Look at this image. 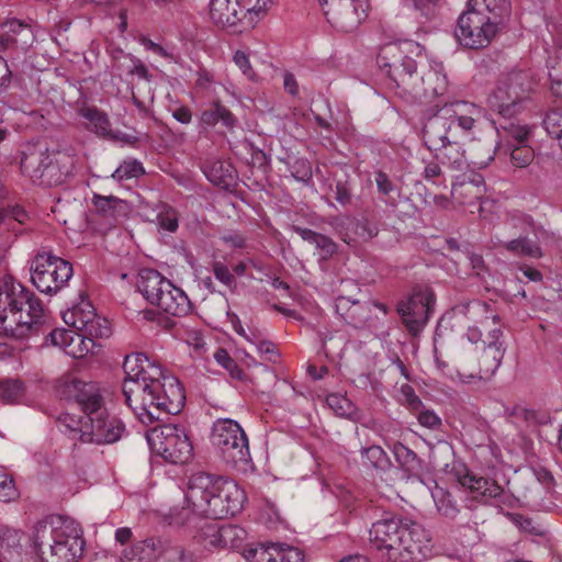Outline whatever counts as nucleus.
Masks as SVG:
<instances>
[{
    "label": "nucleus",
    "mask_w": 562,
    "mask_h": 562,
    "mask_svg": "<svg viewBox=\"0 0 562 562\" xmlns=\"http://www.w3.org/2000/svg\"><path fill=\"white\" fill-rule=\"evenodd\" d=\"M211 441L231 465H245L250 459L248 438L236 420L223 418L214 422Z\"/></svg>",
    "instance_id": "9d476101"
},
{
    "label": "nucleus",
    "mask_w": 562,
    "mask_h": 562,
    "mask_svg": "<svg viewBox=\"0 0 562 562\" xmlns=\"http://www.w3.org/2000/svg\"><path fill=\"white\" fill-rule=\"evenodd\" d=\"M375 184L381 200L391 206H396L400 189L392 182L389 176L383 171H376L374 176Z\"/></svg>",
    "instance_id": "a18cd8bd"
},
{
    "label": "nucleus",
    "mask_w": 562,
    "mask_h": 562,
    "mask_svg": "<svg viewBox=\"0 0 562 562\" xmlns=\"http://www.w3.org/2000/svg\"><path fill=\"white\" fill-rule=\"evenodd\" d=\"M543 126L552 138L558 139L562 149V109L549 111L543 120Z\"/></svg>",
    "instance_id": "bf43d9fd"
},
{
    "label": "nucleus",
    "mask_w": 562,
    "mask_h": 562,
    "mask_svg": "<svg viewBox=\"0 0 562 562\" xmlns=\"http://www.w3.org/2000/svg\"><path fill=\"white\" fill-rule=\"evenodd\" d=\"M72 165L68 155L50 151L42 142L27 143L20 153L22 173L38 186L54 187L64 183L71 173Z\"/></svg>",
    "instance_id": "39448f33"
},
{
    "label": "nucleus",
    "mask_w": 562,
    "mask_h": 562,
    "mask_svg": "<svg viewBox=\"0 0 562 562\" xmlns=\"http://www.w3.org/2000/svg\"><path fill=\"white\" fill-rule=\"evenodd\" d=\"M220 524L205 522L201 527L200 540L205 549H224L222 537H220Z\"/></svg>",
    "instance_id": "6e6d98bb"
},
{
    "label": "nucleus",
    "mask_w": 562,
    "mask_h": 562,
    "mask_svg": "<svg viewBox=\"0 0 562 562\" xmlns=\"http://www.w3.org/2000/svg\"><path fill=\"white\" fill-rule=\"evenodd\" d=\"M30 271L34 286L48 295L63 290L74 274L72 265L50 250L38 251L31 260Z\"/></svg>",
    "instance_id": "6e6552de"
},
{
    "label": "nucleus",
    "mask_w": 562,
    "mask_h": 562,
    "mask_svg": "<svg viewBox=\"0 0 562 562\" xmlns=\"http://www.w3.org/2000/svg\"><path fill=\"white\" fill-rule=\"evenodd\" d=\"M498 31V26L485 18L480 11L468 5L458 19L456 37L461 45L479 49L486 47Z\"/></svg>",
    "instance_id": "ddd939ff"
},
{
    "label": "nucleus",
    "mask_w": 562,
    "mask_h": 562,
    "mask_svg": "<svg viewBox=\"0 0 562 562\" xmlns=\"http://www.w3.org/2000/svg\"><path fill=\"white\" fill-rule=\"evenodd\" d=\"M245 499V492L236 482L204 472L190 477L186 493V501L194 513L214 520L239 513Z\"/></svg>",
    "instance_id": "f03ea898"
},
{
    "label": "nucleus",
    "mask_w": 562,
    "mask_h": 562,
    "mask_svg": "<svg viewBox=\"0 0 562 562\" xmlns=\"http://www.w3.org/2000/svg\"><path fill=\"white\" fill-rule=\"evenodd\" d=\"M510 154V162L517 168H525L531 164L535 157L532 148L527 143L504 147Z\"/></svg>",
    "instance_id": "3c124183"
},
{
    "label": "nucleus",
    "mask_w": 562,
    "mask_h": 562,
    "mask_svg": "<svg viewBox=\"0 0 562 562\" xmlns=\"http://www.w3.org/2000/svg\"><path fill=\"white\" fill-rule=\"evenodd\" d=\"M215 361L223 367L231 375L232 379L244 381L246 374L236 361L229 356L225 349H217L214 353Z\"/></svg>",
    "instance_id": "4d7b16f0"
},
{
    "label": "nucleus",
    "mask_w": 562,
    "mask_h": 562,
    "mask_svg": "<svg viewBox=\"0 0 562 562\" xmlns=\"http://www.w3.org/2000/svg\"><path fill=\"white\" fill-rule=\"evenodd\" d=\"M5 217L9 221L7 224V231H11L14 234L20 233L19 226L24 224L27 220V213L19 205H14L8 209H4Z\"/></svg>",
    "instance_id": "680f3d73"
},
{
    "label": "nucleus",
    "mask_w": 562,
    "mask_h": 562,
    "mask_svg": "<svg viewBox=\"0 0 562 562\" xmlns=\"http://www.w3.org/2000/svg\"><path fill=\"white\" fill-rule=\"evenodd\" d=\"M272 0H211L210 18L220 27L236 26L247 16L252 22V15L267 11Z\"/></svg>",
    "instance_id": "4468645a"
},
{
    "label": "nucleus",
    "mask_w": 562,
    "mask_h": 562,
    "mask_svg": "<svg viewBox=\"0 0 562 562\" xmlns=\"http://www.w3.org/2000/svg\"><path fill=\"white\" fill-rule=\"evenodd\" d=\"M145 175L143 164L136 159L124 160L112 173V178L116 181H124L132 178H139Z\"/></svg>",
    "instance_id": "864d4df0"
},
{
    "label": "nucleus",
    "mask_w": 562,
    "mask_h": 562,
    "mask_svg": "<svg viewBox=\"0 0 562 562\" xmlns=\"http://www.w3.org/2000/svg\"><path fill=\"white\" fill-rule=\"evenodd\" d=\"M212 271H213L215 278L221 283L226 285L228 289L233 290L236 288V285H237L236 279L225 263H223L221 261H214L212 263Z\"/></svg>",
    "instance_id": "69168bd1"
},
{
    "label": "nucleus",
    "mask_w": 562,
    "mask_h": 562,
    "mask_svg": "<svg viewBox=\"0 0 562 562\" xmlns=\"http://www.w3.org/2000/svg\"><path fill=\"white\" fill-rule=\"evenodd\" d=\"M1 29L10 34L13 40L15 49L25 50L34 43V34L29 24H24L19 20L7 21Z\"/></svg>",
    "instance_id": "ea45409f"
},
{
    "label": "nucleus",
    "mask_w": 562,
    "mask_h": 562,
    "mask_svg": "<svg viewBox=\"0 0 562 562\" xmlns=\"http://www.w3.org/2000/svg\"><path fill=\"white\" fill-rule=\"evenodd\" d=\"M55 389L60 398L78 404L86 416L105 404L99 384L82 380L75 373L61 375Z\"/></svg>",
    "instance_id": "f8f14e48"
},
{
    "label": "nucleus",
    "mask_w": 562,
    "mask_h": 562,
    "mask_svg": "<svg viewBox=\"0 0 562 562\" xmlns=\"http://www.w3.org/2000/svg\"><path fill=\"white\" fill-rule=\"evenodd\" d=\"M501 247L517 257L539 259L543 256L539 244L527 236H519L508 241H501Z\"/></svg>",
    "instance_id": "79ce46f5"
},
{
    "label": "nucleus",
    "mask_w": 562,
    "mask_h": 562,
    "mask_svg": "<svg viewBox=\"0 0 562 562\" xmlns=\"http://www.w3.org/2000/svg\"><path fill=\"white\" fill-rule=\"evenodd\" d=\"M335 200L341 205L347 206L352 202V186L348 179L337 180L334 189Z\"/></svg>",
    "instance_id": "338daca9"
},
{
    "label": "nucleus",
    "mask_w": 562,
    "mask_h": 562,
    "mask_svg": "<svg viewBox=\"0 0 562 562\" xmlns=\"http://www.w3.org/2000/svg\"><path fill=\"white\" fill-rule=\"evenodd\" d=\"M445 110H448V115L453 120L457 135H459V130L464 133L472 131L475 123L474 115L479 114L476 105L464 101H457L449 105L446 104Z\"/></svg>",
    "instance_id": "7c9ffc66"
},
{
    "label": "nucleus",
    "mask_w": 562,
    "mask_h": 562,
    "mask_svg": "<svg viewBox=\"0 0 562 562\" xmlns=\"http://www.w3.org/2000/svg\"><path fill=\"white\" fill-rule=\"evenodd\" d=\"M372 306L382 311L383 314H387V307L383 303L370 301L360 302L357 300L345 322L355 328L367 327L372 318Z\"/></svg>",
    "instance_id": "c9c22d12"
},
{
    "label": "nucleus",
    "mask_w": 562,
    "mask_h": 562,
    "mask_svg": "<svg viewBox=\"0 0 562 562\" xmlns=\"http://www.w3.org/2000/svg\"><path fill=\"white\" fill-rule=\"evenodd\" d=\"M290 170L293 178L302 182H308L313 177L310 161L303 158L295 159L291 164Z\"/></svg>",
    "instance_id": "e2e57ef3"
},
{
    "label": "nucleus",
    "mask_w": 562,
    "mask_h": 562,
    "mask_svg": "<svg viewBox=\"0 0 562 562\" xmlns=\"http://www.w3.org/2000/svg\"><path fill=\"white\" fill-rule=\"evenodd\" d=\"M432 151L435 159L451 170L461 171L468 167V158L460 142V135Z\"/></svg>",
    "instance_id": "393cba45"
},
{
    "label": "nucleus",
    "mask_w": 562,
    "mask_h": 562,
    "mask_svg": "<svg viewBox=\"0 0 562 562\" xmlns=\"http://www.w3.org/2000/svg\"><path fill=\"white\" fill-rule=\"evenodd\" d=\"M201 170L206 179L214 186L229 189L235 184L236 170L228 161L217 158H207L201 165Z\"/></svg>",
    "instance_id": "b1692460"
},
{
    "label": "nucleus",
    "mask_w": 562,
    "mask_h": 562,
    "mask_svg": "<svg viewBox=\"0 0 562 562\" xmlns=\"http://www.w3.org/2000/svg\"><path fill=\"white\" fill-rule=\"evenodd\" d=\"M172 283L157 270L145 269L139 273L137 289L142 295L153 305H157L158 299L169 290Z\"/></svg>",
    "instance_id": "5701e85b"
},
{
    "label": "nucleus",
    "mask_w": 562,
    "mask_h": 562,
    "mask_svg": "<svg viewBox=\"0 0 562 562\" xmlns=\"http://www.w3.org/2000/svg\"><path fill=\"white\" fill-rule=\"evenodd\" d=\"M468 5L483 13L486 19L495 23L498 27L510 13V3L508 0H469Z\"/></svg>",
    "instance_id": "2f4dec72"
},
{
    "label": "nucleus",
    "mask_w": 562,
    "mask_h": 562,
    "mask_svg": "<svg viewBox=\"0 0 562 562\" xmlns=\"http://www.w3.org/2000/svg\"><path fill=\"white\" fill-rule=\"evenodd\" d=\"M92 204L99 216L113 222L126 216L130 209L127 202L122 199L114 195H101L98 193L93 194Z\"/></svg>",
    "instance_id": "cd10ccee"
},
{
    "label": "nucleus",
    "mask_w": 562,
    "mask_h": 562,
    "mask_svg": "<svg viewBox=\"0 0 562 562\" xmlns=\"http://www.w3.org/2000/svg\"><path fill=\"white\" fill-rule=\"evenodd\" d=\"M409 520L390 512H384L382 517L372 524L369 530V539L376 550H385L389 558L393 547L398 544L401 536L406 535V525Z\"/></svg>",
    "instance_id": "6ab92c4d"
},
{
    "label": "nucleus",
    "mask_w": 562,
    "mask_h": 562,
    "mask_svg": "<svg viewBox=\"0 0 562 562\" xmlns=\"http://www.w3.org/2000/svg\"><path fill=\"white\" fill-rule=\"evenodd\" d=\"M22 536L15 529H0V562H23Z\"/></svg>",
    "instance_id": "c756f323"
},
{
    "label": "nucleus",
    "mask_w": 562,
    "mask_h": 562,
    "mask_svg": "<svg viewBox=\"0 0 562 562\" xmlns=\"http://www.w3.org/2000/svg\"><path fill=\"white\" fill-rule=\"evenodd\" d=\"M124 430L123 423L115 416H111L104 404L85 416L79 440L97 445L113 443L121 439Z\"/></svg>",
    "instance_id": "2eb2a0df"
},
{
    "label": "nucleus",
    "mask_w": 562,
    "mask_h": 562,
    "mask_svg": "<svg viewBox=\"0 0 562 562\" xmlns=\"http://www.w3.org/2000/svg\"><path fill=\"white\" fill-rule=\"evenodd\" d=\"M79 115L88 121L87 128L101 137L115 138L106 113L95 106H83Z\"/></svg>",
    "instance_id": "72a5a7b5"
},
{
    "label": "nucleus",
    "mask_w": 562,
    "mask_h": 562,
    "mask_svg": "<svg viewBox=\"0 0 562 562\" xmlns=\"http://www.w3.org/2000/svg\"><path fill=\"white\" fill-rule=\"evenodd\" d=\"M326 402L337 416L353 418L357 415V407L346 396L329 394Z\"/></svg>",
    "instance_id": "5fc2aeb1"
},
{
    "label": "nucleus",
    "mask_w": 562,
    "mask_h": 562,
    "mask_svg": "<svg viewBox=\"0 0 562 562\" xmlns=\"http://www.w3.org/2000/svg\"><path fill=\"white\" fill-rule=\"evenodd\" d=\"M144 544L164 562H195L191 550L170 539L148 538Z\"/></svg>",
    "instance_id": "4be33fe9"
},
{
    "label": "nucleus",
    "mask_w": 562,
    "mask_h": 562,
    "mask_svg": "<svg viewBox=\"0 0 562 562\" xmlns=\"http://www.w3.org/2000/svg\"><path fill=\"white\" fill-rule=\"evenodd\" d=\"M44 307L40 299L30 289L11 277L0 286V334L23 339L35 329Z\"/></svg>",
    "instance_id": "7ed1b4c3"
},
{
    "label": "nucleus",
    "mask_w": 562,
    "mask_h": 562,
    "mask_svg": "<svg viewBox=\"0 0 562 562\" xmlns=\"http://www.w3.org/2000/svg\"><path fill=\"white\" fill-rule=\"evenodd\" d=\"M414 45L409 42L389 43L381 47L376 64L380 70L403 92H419L417 63L406 53Z\"/></svg>",
    "instance_id": "423d86ee"
},
{
    "label": "nucleus",
    "mask_w": 562,
    "mask_h": 562,
    "mask_svg": "<svg viewBox=\"0 0 562 562\" xmlns=\"http://www.w3.org/2000/svg\"><path fill=\"white\" fill-rule=\"evenodd\" d=\"M547 66L552 91L562 94V46L557 49L553 57H549Z\"/></svg>",
    "instance_id": "09e8293b"
},
{
    "label": "nucleus",
    "mask_w": 562,
    "mask_h": 562,
    "mask_svg": "<svg viewBox=\"0 0 562 562\" xmlns=\"http://www.w3.org/2000/svg\"><path fill=\"white\" fill-rule=\"evenodd\" d=\"M322 7L327 22L334 29L352 32L367 18L369 0H328Z\"/></svg>",
    "instance_id": "dca6fc26"
},
{
    "label": "nucleus",
    "mask_w": 562,
    "mask_h": 562,
    "mask_svg": "<svg viewBox=\"0 0 562 562\" xmlns=\"http://www.w3.org/2000/svg\"><path fill=\"white\" fill-rule=\"evenodd\" d=\"M147 441L153 453L170 463L182 464L192 458V442L180 425L157 426L147 432Z\"/></svg>",
    "instance_id": "1a4fd4ad"
},
{
    "label": "nucleus",
    "mask_w": 562,
    "mask_h": 562,
    "mask_svg": "<svg viewBox=\"0 0 562 562\" xmlns=\"http://www.w3.org/2000/svg\"><path fill=\"white\" fill-rule=\"evenodd\" d=\"M187 506L181 508L173 507L169 514V524L178 527L195 525V520L200 518L196 513L192 510V505L187 501Z\"/></svg>",
    "instance_id": "13d9d810"
},
{
    "label": "nucleus",
    "mask_w": 562,
    "mask_h": 562,
    "mask_svg": "<svg viewBox=\"0 0 562 562\" xmlns=\"http://www.w3.org/2000/svg\"><path fill=\"white\" fill-rule=\"evenodd\" d=\"M220 537H222V543L224 549L238 548L245 539L246 531L239 526L231 524H220Z\"/></svg>",
    "instance_id": "603ef678"
},
{
    "label": "nucleus",
    "mask_w": 562,
    "mask_h": 562,
    "mask_svg": "<svg viewBox=\"0 0 562 562\" xmlns=\"http://www.w3.org/2000/svg\"><path fill=\"white\" fill-rule=\"evenodd\" d=\"M398 544L393 547L389 561L392 562H419L427 557L429 539L424 528L413 521L406 525V535L401 536Z\"/></svg>",
    "instance_id": "a211bd4d"
},
{
    "label": "nucleus",
    "mask_w": 562,
    "mask_h": 562,
    "mask_svg": "<svg viewBox=\"0 0 562 562\" xmlns=\"http://www.w3.org/2000/svg\"><path fill=\"white\" fill-rule=\"evenodd\" d=\"M453 120L448 115V110L441 108L430 116L423 127V140L426 147L432 151L439 149L443 144L458 137Z\"/></svg>",
    "instance_id": "aec40b11"
},
{
    "label": "nucleus",
    "mask_w": 562,
    "mask_h": 562,
    "mask_svg": "<svg viewBox=\"0 0 562 562\" xmlns=\"http://www.w3.org/2000/svg\"><path fill=\"white\" fill-rule=\"evenodd\" d=\"M504 120V123H499V126L496 127L499 138V148L510 147L513 145L528 142L529 130L527 125L520 124L512 119Z\"/></svg>",
    "instance_id": "473e14b6"
},
{
    "label": "nucleus",
    "mask_w": 562,
    "mask_h": 562,
    "mask_svg": "<svg viewBox=\"0 0 562 562\" xmlns=\"http://www.w3.org/2000/svg\"><path fill=\"white\" fill-rule=\"evenodd\" d=\"M531 87L527 72H509L499 78L487 98V105L503 119H513L526 108Z\"/></svg>",
    "instance_id": "0eeeda50"
},
{
    "label": "nucleus",
    "mask_w": 562,
    "mask_h": 562,
    "mask_svg": "<svg viewBox=\"0 0 562 562\" xmlns=\"http://www.w3.org/2000/svg\"><path fill=\"white\" fill-rule=\"evenodd\" d=\"M157 223L158 226L169 233H175L179 226V214L176 209L167 203L157 205Z\"/></svg>",
    "instance_id": "de8ad7c7"
},
{
    "label": "nucleus",
    "mask_w": 562,
    "mask_h": 562,
    "mask_svg": "<svg viewBox=\"0 0 562 562\" xmlns=\"http://www.w3.org/2000/svg\"><path fill=\"white\" fill-rule=\"evenodd\" d=\"M25 387L21 380H0V402L2 404H16L23 398Z\"/></svg>",
    "instance_id": "49530a36"
},
{
    "label": "nucleus",
    "mask_w": 562,
    "mask_h": 562,
    "mask_svg": "<svg viewBox=\"0 0 562 562\" xmlns=\"http://www.w3.org/2000/svg\"><path fill=\"white\" fill-rule=\"evenodd\" d=\"M247 562H280L279 543H260L244 553Z\"/></svg>",
    "instance_id": "c03bdc74"
},
{
    "label": "nucleus",
    "mask_w": 562,
    "mask_h": 562,
    "mask_svg": "<svg viewBox=\"0 0 562 562\" xmlns=\"http://www.w3.org/2000/svg\"><path fill=\"white\" fill-rule=\"evenodd\" d=\"M361 462L366 469L372 470L379 475L386 473L392 467L386 452L375 445L361 450Z\"/></svg>",
    "instance_id": "4c0bfd02"
},
{
    "label": "nucleus",
    "mask_w": 562,
    "mask_h": 562,
    "mask_svg": "<svg viewBox=\"0 0 562 562\" xmlns=\"http://www.w3.org/2000/svg\"><path fill=\"white\" fill-rule=\"evenodd\" d=\"M94 346L95 342L90 336L86 335L83 331L76 330L67 355L80 359L91 352Z\"/></svg>",
    "instance_id": "8fccbe9b"
},
{
    "label": "nucleus",
    "mask_w": 562,
    "mask_h": 562,
    "mask_svg": "<svg viewBox=\"0 0 562 562\" xmlns=\"http://www.w3.org/2000/svg\"><path fill=\"white\" fill-rule=\"evenodd\" d=\"M435 303V293L428 286L414 289L407 299L397 303L396 311L412 336H418L423 331L434 313Z\"/></svg>",
    "instance_id": "9b49d317"
},
{
    "label": "nucleus",
    "mask_w": 562,
    "mask_h": 562,
    "mask_svg": "<svg viewBox=\"0 0 562 562\" xmlns=\"http://www.w3.org/2000/svg\"><path fill=\"white\" fill-rule=\"evenodd\" d=\"M447 78L438 70L430 69L423 76H419V92L415 95L424 98H434L442 95L447 90Z\"/></svg>",
    "instance_id": "e433bc0d"
},
{
    "label": "nucleus",
    "mask_w": 562,
    "mask_h": 562,
    "mask_svg": "<svg viewBox=\"0 0 562 562\" xmlns=\"http://www.w3.org/2000/svg\"><path fill=\"white\" fill-rule=\"evenodd\" d=\"M431 496L436 504L437 510L445 517L453 519L460 509L456 497L448 490L436 485L431 491Z\"/></svg>",
    "instance_id": "37998d69"
},
{
    "label": "nucleus",
    "mask_w": 562,
    "mask_h": 562,
    "mask_svg": "<svg viewBox=\"0 0 562 562\" xmlns=\"http://www.w3.org/2000/svg\"><path fill=\"white\" fill-rule=\"evenodd\" d=\"M85 543L82 529L74 521L54 527L43 520L34 527L33 544L42 562H78Z\"/></svg>",
    "instance_id": "20e7f679"
},
{
    "label": "nucleus",
    "mask_w": 562,
    "mask_h": 562,
    "mask_svg": "<svg viewBox=\"0 0 562 562\" xmlns=\"http://www.w3.org/2000/svg\"><path fill=\"white\" fill-rule=\"evenodd\" d=\"M280 562H303L304 555L297 548L279 543Z\"/></svg>",
    "instance_id": "774afa93"
},
{
    "label": "nucleus",
    "mask_w": 562,
    "mask_h": 562,
    "mask_svg": "<svg viewBox=\"0 0 562 562\" xmlns=\"http://www.w3.org/2000/svg\"><path fill=\"white\" fill-rule=\"evenodd\" d=\"M64 322L72 329L83 331L93 340L111 336V326L106 318L101 317L94 311L88 300H81L77 305L63 313Z\"/></svg>",
    "instance_id": "f3484780"
},
{
    "label": "nucleus",
    "mask_w": 562,
    "mask_h": 562,
    "mask_svg": "<svg viewBox=\"0 0 562 562\" xmlns=\"http://www.w3.org/2000/svg\"><path fill=\"white\" fill-rule=\"evenodd\" d=\"M76 329L57 328L49 333L46 338V342H50L53 346L59 347L67 355V350L70 349L71 340L74 339Z\"/></svg>",
    "instance_id": "052dcab7"
},
{
    "label": "nucleus",
    "mask_w": 562,
    "mask_h": 562,
    "mask_svg": "<svg viewBox=\"0 0 562 562\" xmlns=\"http://www.w3.org/2000/svg\"><path fill=\"white\" fill-rule=\"evenodd\" d=\"M392 451L400 468L407 473L409 477H420L427 470L426 463L415 451L402 442H395Z\"/></svg>",
    "instance_id": "c85d7f7f"
},
{
    "label": "nucleus",
    "mask_w": 562,
    "mask_h": 562,
    "mask_svg": "<svg viewBox=\"0 0 562 562\" xmlns=\"http://www.w3.org/2000/svg\"><path fill=\"white\" fill-rule=\"evenodd\" d=\"M458 481L472 493L486 498H498L504 493V488L495 480L476 475L468 470L464 474L459 475Z\"/></svg>",
    "instance_id": "bb28decb"
},
{
    "label": "nucleus",
    "mask_w": 562,
    "mask_h": 562,
    "mask_svg": "<svg viewBox=\"0 0 562 562\" xmlns=\"http://www.w3.org/2000/svg\"><path fill=\"white\" fill-rule=\"evenodd\" d=\"M496 146L488 139H477L472 142L469 147L468 167L485 168L493 160L495 156Z\"/></svg>",
    "instance_id": "f704fd0d"
},
{
    "label": "nucleus",
    "mask_w": 562,
    "mask_h": 562,
    "mask_svg": "<svg viewBox=\"0 0 562 562\" xmlns=\"http://www.w3.org/2000/svg\"><path fill=\"white\" fill-rule=\"evenodd\" d=\"M18 491L13 479L4 471H0V502H10L15 499Z\"/></svg>",
    "instance_id": "0e129e2a"
},
{
    "label": "nucleus",
    "mask_w": 562,
    "mask_h": 562,
    "mask_svg": "<svg viewBox=\"0 0 562 562\" xmlns=\"http://www.w3.org/2000/svg\"><path fill=\"white\" fill-rule=\"evenodd\" d=\"M503 330L501 328L492 329L484 342L483 352L479 359L481 378L492 376L502 364L506 347L503 340Z\"/></svg>",
    "instance_id": "412c9836"
},
{
    "label": "nucleus",
    "mask_w": 562,
    "mask_h": 562,
    "mask_svg": "<svg viewBox=\"0 0 562 562\" xmlns=\"http://www.w3.org/2000/svg\"><path fill=\"white\" fill-rule=\"evenodd\" d=\"M293 231L299 234L303 240L314 244L319 251L321 258L324 260H327L337 251V244L328 236L300 226H293Z\"/></svg>",
    "instance_id": "a19ab883"
},
{
    "label": "nucleus",
    "mask_w": 562,
    "mask_h": 562,
    "mask_svg": "<svg viewBox=\"0 0 562 562\" xmlns=\"http://www.w3.org/2000/svg\"><path fill=\"white\" fill-rule=\"evenodd\" d=\"M158 300L159 302L156 306L164 313L172 316L182 317L188 315L192 310V304L188 295L173 284H171L169 290Z\"/></svg>",
    "instance_id": "a878e982"
},
{
    "label": "nucleus",
    "mask_w": 562,
    "mask_h": 562,
    "mask_svg": "<svg viewBox=\"0 0 562 562\" xmlns=\"http://www.w3.org/2000/svg\"><path fill=\"white\" fill-rule=\"evenodd\" d=\"M218 122L227 128H233L236 124V117L226 106L215 102L209 109L202 111L200 124L202 127L207 128L215 126Z\"/></svg>",
    "instance_id": "58836bf2"
},
{
    "label": "nucleus",
    "mask_w": 562,
    "mask_h": 562,
    "mask_svg": "<svg viewBox=\"0 0 562 562\" xmlns=\"http://www.w3.org/2000/svg\"><path fill=\"white\" fill-rule=\"evenodd\" d=\"M123 369L126 374L122 387L125 403L142 424H154L183 408L186 394L180 381L146 355L126 356Z\"/></svg>",
    "instance_id": "f257e3e1"
}]
</instances>
